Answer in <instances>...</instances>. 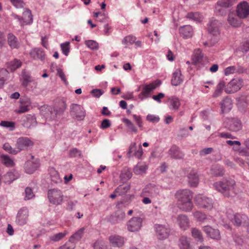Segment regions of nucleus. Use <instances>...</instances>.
I'll list each match as a JSON object with an SVG mask.
<instances>
[{
    "label": "nucleus",
    "instance_id": "37",
    "mask_svg": "<svg viewBox=\"0 0 249 249\" xmlns=\"http://www.w3.org/2000/svg\"><path fill=\"white\" fill-rule=\"evenodd\" d=\"M211 173L214 176L221 177L224 175L225 170L222 167L216 165L212 167Z\"/></svg>",
    "mask_w": 249,
    "mask_h": 249
},
{
    "label": "nucleus",
    "instance_id": "40",
    "mask_svg": "<svg viewBox=\"0 0 249 249\" xmlns=\"http://www.w3.org/2000/svg\"><path fill=\"white\" fill-rule=\"evenodd\" d=\"M147 166L145 164H137L133 169L134 173L136 175H141L145 173Z\"/></svg>",
    "mask_w": 249,
    "mask_h": 249
},
{
    "label": "nucleus",
    "instance_id": "51",
    "mask_svg": "<svg viewBox=\"0 0 249 249\" xmlns=\"http://www.w3.org/2000/svg\"><path fill=\"white\" fill-rule=\"evenodd\" d=\"M85 44L91 50H97L99 48L98 43L92 40H86L85 41Z\"/></svg>",
    "mask_w": 249,
    "mask_h": 249
},
{
    "label": "nucleus",
    "instance_id": "60",
    "mask_svg": "<svg viewBox=\"0 0 249 249\" xmlns=\"http://www.w3.org/2000/svg\"><path fill=\"white\" fill-rule=\"evenodd\" d=\"M146 119L147 121L153 123H158L160 121V117L158 116H155L154 115L148 114L146 117Z\"/></svg>",
    "mask_w": 249,
    "mask_h": 249
},
{
    "label": "nucleus",
    "instance_id": "52",
    "mask_svg": "<svg viewBox=\"0 0 249 249\" xmlns=\"http://www.w3.org/2000/svg\"><path fill=\"white\" fill-rule=\"evenodd\" d=\"M3 149L9 153L16 155L19 152V151L15 148H13L9 143H5L3 145Z\"/></svg>",
    "mask_w": 249,
    "mask_h": 249
},
{
    "label": "nucleus",
    "instance_id": "20",
    "mask_svg": "<svg viewBox=\"0 0 249 249\" xmlns=\"http://www.w3.org/2000/svg\"><path fill=\"white\" fill-rule=\"evenodd\" d=\"M168 154L171 158L178 160L183 158L184 154L180 150V148L175 145H172L168 151Z\"/></svg>",
    "mask_w": 249,
    "mask_h": 249
},
{
    "label": "nucleus",
    "instance_id": "11",
    "mask_svg": "<svg viewBox=\"0 0 249 249\" xmlns=\"http://www.w3.org/2000/svg\"><path fill=\"white\" fill-rule=\"evenodd\" d=\"M155 228L158 239L164 240L168 237L170 229L168 226L155 225Z\"/></svg>",
    "mask_w": 249,
    "mask_h": 249
},
{
    "label": "nucleus",
    "instance_id": "14",
    "mask_svg": "<svg viewBox=\"0 0 249 249\" xmlns=\"http://www.w3.org/2000/svg\"><path fill=\"white\" fill-rule=\"evenodd\" d=\"M142 219L139 217L132 218L127 224L128 230L130 231H137L140 229L142 226Z\"/></svg>",
    "mask_w": 249,
    "mask_h": 249
},
{
    "label": "nucleus",
    "instance_id": "2",
    "mask_svg": "<svg viewBox=\"0 0 249 249\" xmlns=\"http://www.w3.org/2000/svg\"><path fill=\"white\" fill-rule=\"evenodd\" d=\"M215 189L221 192L225 196L229 197L235 195V181L231 178L223 179L213 183Z\"/></svg>",
    "mask_w": 249,
    "mask_h": 249
},
{
    "label": "nucleus",
    "instance_id": "35",
    "mask_svg": "<svg viewBox=\"0 0 249 249\" xmlns=\"http://www.w3.org/2000/svg\"><path fill=\"white\" fill-rule=\"evenodd\" d=\"M130 184L120 185L115 189L114 192L119 196H123L130 190Z\"/></svg>",
    "mask_w": 249,
    "mask_h": 249
},
{
    "label": "nucleus",
    "instance_id": "30",
    "mask_svg": "<svg viewBox=\"0 0 249 249\" xmlns=\"http://www.w3.org/2000/svg\"><path fill=\"white\" fill-rule=\"evenodd\" d=\"M21 25L28 24L32 23L33 17L31 11L29 9H26L23 12V16L21 17Z\"/></svg>",
    "mask_w": 249,
    "mask_h": 249
},
{
    "label": "nucleus",
    "instance_id": "47",
    "mask_svg": "<svg viewBox=\"0 0 249 249\" xmlns=\"http://www.w3.org/2000/svg\"><path fill=\"white\" fill-rule=\"evenodd\" d=\"M225 86V83L224 81H221L217 85L215 92L213 94V97L216 98L220 96L223 92V88Z\"/></svg>",
    "mask_w": 249,
    "mask_h": 249
},
{
    "label": "nucleus",
    "instance_id": "63",
    "mask_svg": "<svg viewBox=\"0 0 249 249\" xmlns=\"http://www.w3.org/2000/svg\"><path fill=\"white\" fill-rule=\"evenodd\" d=\"M233 238L235 243L238 245H242L243 243V239L237 234H234L233 235Z\"/></svg>",
    "mask_w": 249,
    "mask_h": 249
},
{
    "label": "nucleus",
    "instance_id": "12",
    "mask_svg": "<svg viewBox=\"0 0 249 249\" xmlns=\"http://www.w3.org/2000/svg\"><path fill=\"white\" fill-rule=\"evenodd\" d=\"M243 80L232 79L227 85L225 91L227 93H233L238 91L242 87Z\"/></svg>",
    "mask_w": 249,
    "mask_h": 249
},
{
    "label": "nucleus",
    "instance_id": "49",
    "mask_svg": "<svg viewBox=\"0 0 249 249\" xmlns=\"http://www.w3.org/2000/svg\"><path fill=\"white\" fill-rule=\"evenodd\" d=\"M123 122L125 124L126 127L131 131L137 133L138 131L137 128L134 126L133 124L128 119L124 118L123 120Z\"/></svg>",
    "mask_w": 249,
    "mask_h": 249
},
{
    "label": "nucleus",
    "instance_id": "24",
    "mask_svg": "<svg viewBox=\"0 0 249 249\" xmlns=\"http://www.w3.org/2000/svg\"><path fill=\"white\" fill-rule=\"evenodd\" d=\"M7 43L12 49H18L20 43L17 37L12 33H9L7 35Z\"/></svg>",
    "mask_w": 249,
    "mask_h": 249
},
{
    "label": "nucleus",
    "instance_id": "15",
    "mask_svg": "<svg viewBox=\"0 0 249 249\" xmlns=\"http://www.w3.org/2000/svg\"><path fill=\"white\" fill-rule=\"evenodd\" d=\"M39 160L36 159L34 160H28L24 164V167L25 172L32 174L39 167Z\"/></svg>",
    "mask_w": 249,
    "mask_h": 249
},
{
    "label": "nucleus",
    "instance_id": "25",
    "mask_svg": "<svg viewBox=\"0 0 249 249\" xmlns=\"http://www.w3.org/2000/svg\"><path fill=\"white\" fill-rule=\"evenodd\" d=\"M180 35L184 38L191 37L193 35V30L190 25H185L179 29Z\"/></svg>",
    "mask_w": 249,
    "mask_h": 249
},
{
    "label": "nucleus",
    "instance_id": "42",
    "mask_svg": "<svg viewBox=\"0 0 249 249\" xmlns=\"http://www.w3.org/2000/svg\"><path fill=\"white\" fill-rule=\"evenodd\" d=\"M170 109L177 110L180 106V102L178 98L173 96L169 99Z\"/></svg>",
    "mask_w": 249,
    "mask_h": 249
},
{
    "label": "nucleus",
    "instance_id": "46",
    "mask_svg": "<svg viewBox=\"0 0 249 249\" xmlns=\"http://www.w3.org/2000/svg\"><path fill=\"white\" fill-rule=\"evenodd\" d=\"M215 9L216 13L221 16L226 15L229 11V9L227 8L219 5L218 3H216Z\"/></svg>",
    "mask_w": 249,
    "mask_h": 249
},
{
    "label": "nucleus",
    "instance_id": "54",
    "mask_svg": "<svg viewBox=\"0 0 249 249\" xmlns=\"http://www.w3.org/2000/svg\"><path fill=\"white\" fill-rule=\"evenodd\" d=\"M194 216L197 220L200 222H204L207 219L206 214L200 211L195 212Z\"/></svg>",
    "mask_w": 249,
    "mask_h": 249
},
{
    "label": "nucleus",
    "instance_id": "5",
    "mask_svg": "<svg viewBox=\"0 0 249 249\" xmlns=\"http://www.w3.org/2000/svg\"><path fill=\"white\" fill-rule=\"evenodd\" d=\"M63 196L61 191L58 189H50L48 192L49 202L53 205H60L63 202Z\"/></svg>",
    "mask_w": 249,
    "mask_h": 249
},
{
    "label": "nucleus",
    "instance_id": "21",
    "mask_svg": "<svg viewBox=\"0 0 249 249\" xmlns=\"http://www.w3.org/2000/svg\"><path fill=\"white\" fill-rule=\"evenodd\" d=\"M23 125L28 128L35 126L37 124L36 118L35 116L27 114L23 118Z\"/></svg>",
    "mask_w": 249,
    "mask_h": 249
},
{
    "label": "nucleus",
    "instance_id": "6",
    "mask_svg": "<svg viewBox=\"0 0 249 249\" xmlns=\"http://www.w3.org/2000/svg\"><path fill=\"white\" fill-rule=\"evenodd\" d=\"M70 112L72 118L78 120H83L86 114L83 107L80 105L75 104H72L70 106Z\"/></svg>",
    "mask_w": 249,
    "mask_h": 249
},
{
    "label": "nucleus",
    "instance_id": "27",
    "mask_svg": "<svg viewBox=\"0 0 249 249\" xmlns=\"http://www.w3.org/2000/svg\"><path fill=\"white\" fill-rule=\"evenodd\" d=\"M30 55L32 57L36 59H40L43 61L45 58V54L44 51L40 48H35L30 52Z\"/></svg>",
    "mask_w": 249,
    "mask_h": 249
},
{
    "label": "nucleus",
    "instance_id": "61",
    "mask_svg": "<svg viewBox=\"0 0 249 249\" xmlns=\"http://www.w3.org/2000/svg\"><path fill=\"white\" fill-rule=\"evenodd\" d=\"M236 67L235 66H230L224 70V74L226 75L236 72Z\"/></svg>",
    "mask_w": 249,
    "mask_h": 249
},
{
    "label": "nucleus",
    "instance_id": "48",
    "mask_svg": "<svg viewBox=\"0 0 249 249\" xmlns=\"http://www.w3.org/2000/svg\"><path fill=\"white\" fill-rule=\"evenodd\" d=\"M51 178L52 182L54 183L57 184L61 182L57 172L53 169L51 170Z\"/></svg>",
    "mask_w": 249,
    "mask_h": 249
},
{
    "label": "nucleus",
    "instance_id": "38",
    "mask_svg": "<svg viewBox=\"0 0 249 249\" xmlns=\"http://www.w3.org/2000/svg\"><path fill=\"white\" fill-rule=\"evenodd\" d=\"M21 62L20 60L17 59H15L7 63V67L12 71H15L18 68H19L21 66Z\"/></svg>",
    "mask_w": 249,
    "mask_h": 249
},
{
    "label": "nucleus",
    "instance_id": "28",
    "mask_svg": "<svg viewBox=\"0 0 249 249\" xmlns=\"http://www.w3.org/2000/svg\"><path fill=\"white\" fill-rule=\"evenodd\" d=\"M177 221L180 228L183 230H186L189 227V220L185 215H179Z\"/></svg>",
    "mask_w": 249,
    "mask_h": 249
},
{
    "label": "nucleus",
    "instance_id": "32",
    "mask_svg": "<svg viewBox=\"0 0 249 249\" xmlns=\"http://www.w3.org/2000/svg\"><path fill=\"white\" fill-rule=\"evenodd\" d=\"M109 241L112 245L114 247H121L124 243V238L118 235L110 236Z\"/></svg>",
    "mask_w": 249,
    "mask_h": 249
},
{
    "label": "nucleus",
    "instance_id": "58",
    "mask_svg": "<svg viewBox=\"0 0 249 249\" xmlns=\"http://www.w3.org/2000/svg\"><path fill=\"white\" fill-rule=\"evenodd\" d=\"M25 199H30L35 196L32 189L30 187H27L25 190Z\"/></svg>",
    "mask_w": 249,
    "mask_h": 249
},
{
    "label": "nucleus",
    "instance_id": "39",
    "mask_svg": "<svg viewBox=\"0 0 249 249\" xmlns=\"http://www.w3.org/2000/svg\"><path fill=\"white\" fill-rule=\"evenodd\" d=\"M1 162L7 167H13L15 165L14 162L10 157L6 155H1L0 156Z\"/></svg>",
    "mask_w": 249,
    "mask_h": 249
},
{
    "label": "nucleus",
    "instance_id": "17",
    "mask_svg": "<svg viewBox=\"0 0 249 249\" xmlns=\"http://www.w3.org/2000/svg\"><path fill=\"white\" fill-rule=\"evenodd\" d=\"M160 193L158 186L154 184H149L143 189L142 193L145 196L155 197Z\"/></svg>",
    "mask_w": 249,
    "mask_h": 249
},
{
    "label": "nucleus",
    "instance_id": "1",
    "mask_svg": "<svg viewBox=\"0 0 249 249\" xmlns=\"http://www.w3.org/2000/svg\"><path fill=\"white\" fill-rule=\"evenodd\" d=\"M192 194L189 189L180 190L176 193V196L178 200V205L180 209L185 212L190 211L192 209Z\"/></svg>",
    "mask_w": 249,
    "mask_h": 249
},
{
    "label": "nucleus",
    "instance_id": "13",
    "mask_svg": "<svg viewBox=\"0 0 249 249\" xmlns=\"http://www.w3.org/2000/svg\"><path fill=\"white\" fill-rule=\"evenodd\" d=\"M33 144V142L29 138L20 137L17 141L16 146L18 149V150L20 152L21 150L27 149L28 147L32 146Z\"/></svg>",
    "mask_w": 249,
    "mask_h": 249
},
{
    "label": "nucleus",
    "instance_id": "8",
    "mask_svg": "<svg viewBox=\"0 0 249 249\" xmlns=\"http://www.w3.org/2000/svg\"><path fill=\"white\" fill-rule=\"evenodd\" d=\"M226 127L230 131L237 132L242 128V123L238 118H231L227 119Z\"/></svg>",
    "mask_w": 249,
    "mask_h": 249
},
{
    "label": "nucleus",
    "instance_id": "7",
    "mask_svg": "<svg viewBox=\"0 0 249 249\" xmlns=\"http://www.w3.org/2000/svg\"><path fill=\"white\" fill-rule=\"evenodd\" d=\"M66 107L67 104L66 101L63 99H61L58 103V106L50 110L51 114L50 119L54 120L56 118L57 115H62L65 112Z\"/></svg>",
    "mask_w": 249,
    "mask_h": 249
},
{
    "label": "nucleus",
    "instance_id": "9",
    "mask_svg": "<svg viewBox=\"0 0 249 249\" xmlns=\"http://www.w3.org/2000/svg\"><path fill=\"white\" fill-rule=\"evenodd\" d=\"M221 26V23L214 18L210 19L208 24V31L210 34L217 36L220 34V28Z\"/></svg>",
    "mask_w": 249,
    "mask_h": 249
},
{
    "label": "nucleus",
    "instance_id": "41",
    "mask_svg": "<svg viewBox=\"0 0 249 249\" xmlns=\"http://www.w3.org/2000/svg\"><path fill=\"white\" fill-rule=\"evenodd\" d=\"M132 176V172L128 169L124 168L122 171L120 178L123 182L126 181L129 179Z\"/></svg>",
    "mask_w": 249,
    "mask_h": 249
},
{
    "label": "nucleus",
    "instance_id": "26",
    "mask_svg": "<svg viewBox=\"0 0 249 249\" xmlns=\"http://www.w3.org/2000/svg\"><path fill=\"white\" fill-rule=\"evenodd\" d=\"M220 105L222 113L229 112L232 107V100L228 97L224 99L221 102Z\"/></svg>",
    "mask_w": 249,
    "mask_h": 249
},
{
    "label": "nucleus",
    "instance_id": "56",
    "mask_svg": "<svg viewBox=\"0 0 249 249\" xmlns=\"http://www.w3.org/2000/svg\"><path fill=\"white\" fill-rule=\"evenodd\" d=\"M60 46L63 54L66 56H68L70 50V42H66L64 43L61 44Z\"/></svg>",
    "mask_w": 249,
    "mask_h": 249
},
{
    "label": "nucleus",
    "instance_id": "64",
    "mask_svg": "<svg viewBox=\"0 0 249 249\" xmlns=\"http://www.w3.org/2000/svg\"><path fill=\"white\" fill-rule=\"evenodd\" d=\"M75 248V245L74 244L68 241L64 245L60 247L58 249H74Z\"/></svg>",
    "mask_w": 249,
    "mask_h": 249
},
{
    "label": "nucleus",
    "instance_id": "53",
    "mask_svg": "<svg viewBox=\"0 0 249 249\" xmlns=\"http://www.w3.org/2000/svg\"><path fill=\"white\" fill-rule=\"evenodd\" d=\"M136 37L132 36H125L122 40V43L125 45H128L134 43Z\"/></svg>",
    "mask_w": 249,
    "mask_h": 249
},
{
    "label": "nucleus",
    "instance_id": "31",
    "mask_svg": "<svg viewBox=\"0 0 249 249\" xmlns=\"http://www.w3.org/2000/svg\"><path fill=\"white\" fill-rule=\"evenodd\" d=\"M10 78V73L6 69H0V89L2 88Z\"/></svg>",
    "mask_w": 249,
    "mask_h": 249
},
{
    "label": "nucleus",
    "instance_id": "55",
    "mask_svg": "<svg viewBox=\"0 0 249 249\" xmlns=\"http://www.w3.org/2000/svg\"><path fill=\"white\" fill-rule=\"evenodd\" d=\"M66 232H59L50 237V239L53 242H57L63 239L66 235Z\"/></svg>",
    "mask_w": 249,
    "mask_h": 249
},
{
    "label": "nucleus",
    "instance_id": "36",
    "mask_svg": "<svg viewBox=\"0 0 249 249\" xmlns=\"http://www.w3.org/2000/svg\"><path fill=\"white\" fill-rule=\"evenodd\" d=\"M228 23L233 27H239L241 23V21L238 19L233 14H230L228 17Z\"/></svg>",
    "mask_w": 249,
    "mask_h": 249
},
{
    "label": "nucleus",
    "instance_id": "29",
    "mask_svg": "<svg viewBox=\"0 0 249 249\" xmlns=\"http://www.w3.org/2000/svg\"><path fill=\"white\" fill-rule=\"evenodd\" d=\"M19 178L18 173L14 171L13 172H8L3 177V181L4 183L10 184L14 180Z\"/></svg>",
    "mask_w": 249,
    "mask_h": 249
},
{
    "label": "nucleus",
    "instance_id": "18",
    "mask_svg": "<svg viewBox=\"0 0 249 249\" xmlns=\"http://www.w3.org/2000/svg\"><path fill=\"white\" fill-rule=\"evenodd\" d=\"M28 217V209L26 208H23L18 211L17 214L16 222L18 225H24L27 222Z\"/></svg>",
    "mask_w": 249,
    "mask_h": 249
},
{
    "label": "nucleus",
    "instance_id": "34",
    "mask_svg": "<svg viewBox=\"0 0 249 249\" xmlns=\"http://www.w3.org/2000/svg\"><path fill=\"white\" fill-rule=\"evenodd\" d=\"M84 231V228H81L78 230L70 237L69 241L75 245V244L80 241L82 237Z\"/></svg>",
    "mask_w": 249,
    "mask_h": 249
},
{
    "label": "nucleus",
    "instance_id": "62",
    "mask_svg": "<svg viewBox=\"0 0 249 249\" xmlns=\"http://www.w3.org/2000/svg\"><path fill=\"white\" fill-rule=\"evenodd\" d=\"M81 151L76 148L71 149L69 152L70 157H75L77 156H81Z\"/></svg>",
    "mask_w": 249,
    "mask_h": 249
},
{
    "label": "nucleus",
    "instance_id": "22",
    "mask_svg": "<svg viewBox=\"0 0 249 249\" xmlns=\"http://www.w3.org/2000/svg\"><path fill=\"white\" fill-rule=\"evenodd\" d=\"M183 81V76L179 69L176 70L173 73L171 79V84L174 86H178L181 84Z\"/></svg>",
    "mask_w": 249,
    "mask_h": 249
},
{
    "label": "nucleus",
    "instance_id": "44",
    "mask_svg": "<svg viewBox=\"0 0 249 249\" xmlns=\"http://www.w3.org/2000/svg\"><path fill=\"white\" fill-rule=\"evenodd\" d=\"M203 59V54L199 50L196 51L193 57V62L195 65L202 64Z\"/></svg>",
    "mask_w": 249,
    "mask_h": 249
},
{
    "label": "nucleus",
    "instance_id": "33",
    "mask_svg": "<svg viewBox=\"0 0 249 249\" xmlns=\"http://www.w3.org/2000/svg\"><path fill=\"white\" fill-rule=\"evenodd\" d=\"M178 246L180 249H192L190 239L184 236L179 238Z\"/></svg>",
    "mask_w": 249,
    "mask_h": 249
},
{
    "label": "nucleus",
    "instance_id": "10",
    "mask_svg": "<svg viewBox=\"0 0 249 249\" xmlns=\"http://www.w3.org/2000/svg\"><path fill=\"white\" fill-rule=\"evenodd\" d=\"M237 16L240 18H245L249 15V4L245 1L239 3L236 7Z\"/></svg>",
    "mask_w": 249,
    "mask_h": 249
},
{
    "label": "nucleus",
    "instance_id": "3",
    "mask_svg": "<svg viewBox=\"0 0 249 249\" xmlns=\"http://www.w3.org/2000/svg\"><path fill=\"white\" fill-rule=\"evenodd\" d=\"M196 205L200 208L211 210L213 206V200L206 196L198 195L195 198Z\"/></svg>",
    "mask_w": 249,
    "mask_h": 249
},
{
    "label": "nucleus",
    "instance_id": "57",
    "mask_svg": "<svg viewBox=\"0 0 249 249\" xmlns=\"http://www.w3.org/2000/svg\"><path fill=\"white\" fill-rule=\"evenodd\" d=\"M114 214L115 215V216H116L119 222L123 221L125 218V214L124 212L121 210L117 211L114 213Z\"/></svg>",
    "mask_w": 249,
    "mask_h": 249
},
{
    "label": "nucleus",
    "instance_id": "45",
    "mask_svg": "<svg viewBox=\"0 0 249 249\" xmlns=\"http://www.w3.org/2000/svg\"><path fill=\"white\" fill-rule=\"evenodd\" d=\"M192 236L197 241L202 242L203 238L200 231L196 228H192L191 229Z\"/></svg>",
    "mask_w": 249,
    "mask_h": 249
},
{
    "label": "nucleus",
    "instance_id": "16",
    "mask_svg": "<svg viewBox=\"0 0 249 249\" xmlns=\"http://www.w3.org/2000/svg\"><path fill=\"white\" fill-rule=\"evenodd\" d=\"M231 220L235 226L238 227L248 223V218L244 214L237 213L231 218Z\"/></svg>",
    "mask_w": 249,
    "mask_h": 249
},
{
    "label": "nucleus",
    "instance_id": "59",
    "mask_svg": "<svg viewBox=\"0 0 249 249\" xmlns=\"http://www.w3.org/2000/svg\"><path fill=\"white\" fill-rule=\"evenodd\" d=\"M10 1L17 8H23L25 5L22 0H10Z\"/></svg>",
    "mask_w": 249,
    "mask_h": 249
},
{
    "label": "nucleus",
    "instance_id": "19",
    "mask_svg": "<svg viewBox=\"0 0 249 249\" xmlns=\"http://www.w3.org/2000/svg\"><path fill=\"white\" fill-rule=\"evenodd\" d=\"M203 231L211 238L216 240H220L221 235L218 229H214L210 226H206L203 227Z\"/></svg>",
    "mask_w": 249,
    "mask_h": 249
},
{
    "label": "nucleus",
    "instance_id": "50",
    "mask_svg": "<svg viewBox=\"0 0 249 249\" xmlns=\"http://www.w3.org/2000/svg\"><path fill=\"white\" fill-rule=\"evenodd\" d=\"M94 249H108L105 242L101 240H98L93 244Z\"/></svg>",
    "mask_w": 249,
    "mask_h": 249
},
{
    "label": "nucleus",
    "instance_id": "43",
    "mask_svg": "<svg viewBox=\"0 0 249 249\" xmlns=\"http://www.w3.org/2000/svg\"><path fill=\"white\" fill-rule=\"evenodd\" d=\"M237 0H218L217 3L228 9L237 2Z\"/></svg>",
    "mask_w": 249,
    "mask_h": 249
},
{
    "label": "nucleus",
    "instance_id": "23",
    "mask_svg": "<svg viewBox=\"0 0 249 249\" xmlns=\"http://www.w3.org/2000/svg\"><path fill=\"white\" fill-rule=\"evenodd\" d=\"M188 183L190 186L196 187L199 182L198 176L196 170H192L188 175Z\"/></svg>",
    "mask_w": 249,
    "mask_h": 249
},
{
    "label": "nucleus",
    "instance_id": "4",
    "mask_svg": "<svg viewBox=\"0 0 249 249\" xmlns=\"http://www.w3.org/2000/svg\"><path fill=\"white\" fill-rule=\"evenodd\" d=\"M161 84V81L160 80L157 79L150 84L144 85L142 92L138 95L139 98L141 100H143L145 98H148L151 92L157 87L160 86Z\"/></svg>",
    "mask_w": 249,
    "mask_h": 249
}]
</instances>
